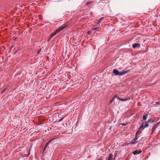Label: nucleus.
<instances>
[{"label": "nucleus", "instance_id": "10", "mask_svg": "<svg viewBox=\"0 0 160 160\" xmlns=\"http://www.w3.org/2000/svg\"><path fill=\"white\" fill-rule=\"evenodd\" d=\"M145 115H144L142 118V121H145L146 120L147 118V115L146 114H145V113H144Z\"/></svg>", "mask_w": 160, "mask_h": 160}, {"label": "nucleus", "instance_id": "36", "mask_svg": "<svg viewBox=\"0 0 160 160\" xmlns=\"http://www.w3.org/2000/svg\"><path fill=\"white\" fill-rule=\"evenodd\" d=\"M46 148H47V147H45L44 146V148H45L46 149Z\"/></svg>", "mask_w": 160, "mask_h": 160}, {"label": "nucleus", "instance_id": "20", "mask_svg": "<svg viewBox=\"0 0 160 160\" xmlns=\"http://www.w3.org/2000/svg\"><path fill=\"white\" fill-rule=\"evenodd\" d=\"M115 98H114V97L112 99V100L110 101V103H112V102L115 99Z\"/></svg>", "mask_w": 160, "mask_h": 160}, {"label": "nucleus", "instance_id": "3", "mask_svg": "<svg viewBox=\"0 0 160 160\" xmlns=\"http://www.w3.org/2000/svg\"><path fill=\"white\" fill-rule=\"evenodd\" d=\"M130 71V70L128 69L127 70H125V71L122 70L121 71L119 72L118 76H122L124 75L126 73H128Z\"/></svg>", "mask_w": 160, "mask_h": 160}, {"label": "nucleus", "instance_id": "32", "mask_svg": "<svg viewBox=\"0 0 160 160\" xmlns=\"http://www.w3.org/2000/svg\"><path fill=\"white\" fill-rule=\"evenodd\" d=\"M117 155V153H115V155H114V159H115V157H116Z\"/></svg>", "mask_w": 160, "mask_h": 160}, {"label": "nucleus", "instance_id": "34", "mask_svg": "<svg viewBox=\"0 0 160 160\" xmlns=\"http://www.w3.org/2000/svg\"><path fill=\"white\" fill-rule=\"evenodd\" d=\"M111 160V159H110L109 158H108V159L107 160Z\"/></svg>", "mask_w": 160, "mask_h": 160}, {"label": "nucleus", "instance_id": "29", "mask_svg": "<svg viewBox=\"0 0 160 160\" xmlns=\"http://www.w3.org/2000/svg\"><path fill=\"white\" fill-rule=\"evenodd\" d=\"M30 151H29V152H28V154H27V155L26 156L27 157H28V156L30 155Z\"/></svg>", "mask_w": 160, "mask_h": 160}, {"label": "nucleus", "instance_id": "22", "mask_svg": "<svg viewBox=\"0 0 160 160\" xmlns=\"http://www.w3.org/2000/svg\"><path fill=\"white\" fill-rule=\"evenodd\" d=\"M100 22H101L100 21H99V20H98L97 23V25H99L100 24Z\"/></svg>", "mask_w": 160, "mask_h": 160}, {"label": "nucleus", "instance_id": "6", "mask_svg": "<svg viewBox=\"0 0 160 160\" xmlns=\"http://www.w3.org/2000/svg\"><path fill=\"white\" fill-rule=\"evenodd\" d=\"M113 73L116 76H118L119 71L116 69H114L113 71Z\"/></svg>", "mask_w": 160, "mask_h": 160}, {"label": "nucleus", "instance_id": "13", "mask_svg": "<svg viewBox=\"0 0 160 160\" xmlns=\"http://www.w3.org/2000/svg\"><path fill=\"white\" fill-rule=\"evenodd\" d=\"M146 123L144 124V126L145 128H147L149 126V124L148 123L147 121H146L145 122Z\"/></svg>", "mask_w": 160, "mask_h": 160}, {"label": "nucleus", "instance_id": "21", "mask_svg": "<svg viewBox=\"0 0 160 160\" xmlns=\"http://www.w3.org/2000/svg\"><path fill=\"white\" fill-rule=\"evenodd\" d=\"M91 32H92V31H88L87 32V33L88 35H89L91 33Z\"/></svg>", "mask_w": 160, "mask_h": 160}, {"label": "nucleus", "instance_id": "9", "mask_svg": "<svg viewBox=\"0 0 160 160\" xmlns=\"http://www.w3.org/2000/svg\"><path fill=\"white\" fill-rule=\"evenodd\" d=\"M157 127L158 126L156 125L155 124L154 125H153L152 128V133L153 132L155 131L156 129L157 128Z\"/></svg>", "mask_w": 160, "mask_h": 160}, {"label": "nucleus", "instance_id": "19", "mask_svg": "<svg viewBox=\"0 0 160 160\" xmlns=\"http://www.w3.org/2000/svg\"><path fill=\"white\" fill-rule=\"evenodd\" d=\"M98 28H101V27L100 28H99V27H98V26H97V27H95L94 28H93L92 29V30H95V29H96Z\"/></svg>", "mask_w": 160, "mask_h": 160}, {"label": "nucleus", "instance_id": "15", "mask_svg": "<svg viewBox=\"0 0 160 160\" xmlns=\"http://www.w3.org/2000/svg\"><path fill=\"white\" fill-rule=\"evenodd\" d=\"M113 156V155L112 154L110 153L109 155L108 158L111 159L112 158Z\"/></svg>", "mask_w": 160, "mask_h": 160}, {"label": "nucleus", "instance_id": "17", "mask_svg": "<svg viewBox=\"0 0 160 160\" xmlns=\"http://www.w3.org/2000/svg\"><path fill=\"white\" fill-rule=\"evenodd\" d=\"M49 142H50V141H48V142H47L45 145V147H47L48 146H49V143H50Z\"/></svg>", "mask_w": 160, "mask_h": 160}, {"label": "nucleus", "instance_id": "5", "mask_svg": "<svg viewBox=\"0 0 160 160\" xmlns=\"http://www.w3.org/2000/svg\"><path fill=\"white\" fill-rule=\"evenodd\" d=\"M140 45V44L139 43H134L132 44V47L135 48H139Z\"/></svg>", "mask_w": 160, "mask_h": 160}, {"label": "nucleus", "instance_id": "28", "mask_svg": "<svg viewBox=\"0 0 160 160\" xmlns=\"http://www.w3.org/2000/svg\"><path fill=\"white\" fill-rule=\"evenodd\" d=\"M6 89H4L1 92V93H2L6 91Z\"/></svg>", "mask_w": 160, "mask_h": 160}, {"label": "nucleus", "instance_id": "23", "mask_svg": "<svg viewBox=\"0 0 160 160\" xmlns=\"http://www.w3.org/2000/svg\"><path fill=\"white\" fill-rule=\"evenodd\" d=\"M121 124L122 126H126L127 125V124L124 123H121Z\"/></svg>", "mask_w": 160, "mask_h": 160}, {"label": "nucleus", "instance_id": "7", "mask_svg": "<svg viewBox=\"0 0 160 160\" xmlns=\"http://www.w3.org/2000/svg\"><path fill=\"white\" fill-rule=\"evenodd\" d=\"M54 140V138H52L48 141H50V142H49L50 143H49V146H51L54 144H55V142L53 141Z\"/></svg>", "mask_w": 160, "mask_h": 160}, {"label": "nucleus", "instance_id": "27", "mask_svg": "<svg viewBox=\"0 0 160 160\" xmlns=\"http://www.w3.org/2000/svg\"><path fill=\"white\" fill-rule=\"evenodd\" d=\"M63 118H61L59 120V121H58V122H60V121H62L63 120Z\"/></svg>", "mask_w": 160, "mask_h": 160}, {"label": "nucleus", "instance_id": "35", "mask_svg": "<svg viewBox=\"0 0 160 160\" xmlns=\"http://www.w3.org/2000/svg\"><path fill=\"white\" fill-rule=\"evenodd\" d=\"M17 51H15L14 52V54H15L16 53Z\"/></svg>", "mask_w": 160, "mask_h": 160}, {"label": "nucleus", "instance_id": "11", "mask_svg": "<svg viewBox=\"0 0 160 160\" xmlns=\"http://www.w3.org/2000/svg\"><path fill=\"white\" fill-rule=\"evenodd\" d=\"M130 98H120V101H125L130 99Z\"/></svg>", "mask_w": 160, "mask_h": 160}, {"label": "nucleus", "instance_id": "30", "mask_svg": "<svg viewBox=\"0 0 160 160\" xmlns=\"http://www.w3.org/2000/svg\"><path fill=\"white\" fill-rule=\"evenodd\" d=\"M155 124L156 125L158 126V125L160 124V122H158Z\"/></svg>", "mask_w": 160, "mask_h": 160}, {"label": "nucleus", "instance_id": "18", "mask_svg": "<svg viewBox=\"0 0 160 160\" xmlns=\"http://www.w3.org/2000/svg\"><path fill=\"white\" fill-rule=\"evenodd\" d=\"M160 104V101H158L157 102H155L153 104V105H156V104Z\"/></svg>", "mask_w": 160, "mask_h": 160}, {"label": "nucleus", "instance_id": "37", "mask_svg": "<svg viewBox=\"0 0 160 160\" xmlns=\"http://www.w3.org/2000/svg\"><path fill=\"white\" fill-rule=\"evenodd\" d=\"M4 30H7V29H6V28H5V29Z\"/></svg>", "mask_w": 160, "mask_h": 160}, {"label": "nucleus", "instance_id": "12", "mask_svg": "<svg viewBox=\"0 0 160 160\" xmlns=\"http://www.w3.org/2000/svg\"><path fill=\"white\" fill-rule=\"evenodd\" d=\"M144 128V125L143 123H142L141 126H140L139 128V129H141V130H143Z\"/></svg>", "mask_w": 160, "mask_h": 160}, {"label": "nucleus", "instance_id": "8", "mask_svg": "<svg viewBox=\"0 0 160 160\" xmlns=\"http://www.w3.org/2000/svg\"><path fill=\"white\" fill-rule=\"evenodd\" d=\"M147 122H148V123H153L154 121L152 119V118H150L147 120Z\"/></svg>", "mask_w": 160, "mask_h": 160}, {"label": "nucleus", "instance_id": "38", "mask_svg": "<svg viewBox=\"0 0 160 160\" xmlns=\"http://www.w3.org/2000/svg\"><path fill=\"white\" fill-rule=\"evenodd\" d=\"M98 160H101L100 159H98Z\"/></svg>", "mask_w": 160, "mask_h": 160}, {"label": "nucleus", "instance_id": "2", "mask_svg": "<svg viewBox=\"0 0 160 160\" xmlns=\"http://www.w3.org/2000/svg\"><path fill=\"white\" fill-rule=\"evenodd\" d=\"M60 31H56L55 32L53 33H52L50 35V37H49L48 39V41L49 42L52 38L54 37L55 35H56L57 33H58Z\"/></svg>", "mask_w": 160, "mask_h": 160}, {"label": "nucleus", "instance_id": "31", "mask_svg": "<svg viewBox=\"0 0 160 160\" xmlns=\"http://www.w3.org/2000/svg\"><path fill=\"white\" fill-rule=\"evenodd\" d=\"M45 149H46L44 148L43 150L42 151V154H43L44 153V151L45 150Z\"/></svg>", "mask_w": 160, "mask_h": 160}, {"label": "nucleus", "instance_id": "24", "mask_svg": "<svg viewBox=\"0 0 160 160\" xmlns=\"http://www.w3.org/2000/svg\"><path fill=\"white\" fill-rule=\"evenodd\" d=\"M142 152V151L141 150H139L138 151V154L141 153Z\"/></svg>", "mask_w": 160, "mask_h": 160}, {"label": "nucleus", "instance_id": "14", "mask_svg": "<svg viewBox=\"0 0 160 160\" xmlns=\"http://www.w3.org/2000/svg\"><path fill=\"white\" fill-rule=\"evenodd\" d=\"M132 153L134 155H136L138 154V150H135L132 152Z\"/></svg>", "mask_w": 160, "mask_h": 160}, {"label": "nucleus", "instance_id": "25", "mask_svg": "<svg viewBox=\"0 0 160 160\" xmlns=\"http://www.w3.org/2000/svg\"><path fill=\"white\" fill-rule=\"evenodd\" d=\"M41 51V49H40L39 50H38L37 52V54H39Z\"/></svg>", "mask_w": 160, "mask_h": 160}, {"label": "nucleus", "instance_id": "1", "mask_svg": "<svg viewBox=\"0 0 160 160\" xmlns=\"http://www.w3.org/2000/svg\"><path fill=\"white\" fill-rule=\"evenodd\" d=\"M137 132H136L135 135V137L133 139L132 142H130L128 144V145L135 144L137 143V140L138 138L137 137Z\"/></svg>", "mask_w": 160, "mask_h": 160}, {"label": "nucleus", "instance_id": "4", "mask_svg": "<svg viewBox=\"0 0 160 160\" xmlns=\"http://www.w3.org/2000/svg\"><path fill=\"white\" fill-rule=\"evenodd\" d=\"M65 28H66V29H68V26L67 24H63L60 27L58 30H63Z\"/></svg>", "mask_w": 160, "mask_h": 160}, {"label": "nucleus", "instance_id": "16", "mask_svg": "<svg viewBox=\"0 0 160 160\" xmlns=\"http://www.w3.org/2000/svg\"><path fill=\"white\" fill-rule=\"evenodd\" d=\"M114 98H117L118 100H120L121 98L117 95L114 96Z\"/></svg>", "mask_w": 160, "mask_h": 160}, {"label": "nucleus", "instance_id": "33", "mask_svg": "<svg viewBox=\"0 0 160 160\" xmlns=\"http://www.w3.org/2000/svg\"><path fill=\"white\" fill-rule=\"evenodd\" d=\"M103 18V17L100 18L98 20L100 21V20L102 19Z\"/></svg>", "mask_w": 160, "mask_h": 160}, {"label": "nucleus", "instance_id": "26", "mask_svg": "<svg viewBox=\"0 0 160 160\" xmlns=\"http://www.w3.org/2000/svg\"><path fill=\"white\" fill-rule=\"evenodd\" d=\"M91 2H88L86 3V4L87 5H88L90 3H91Z\"/></svg>", "mask_w": 160, "mask_h": 160}]
</instances>
